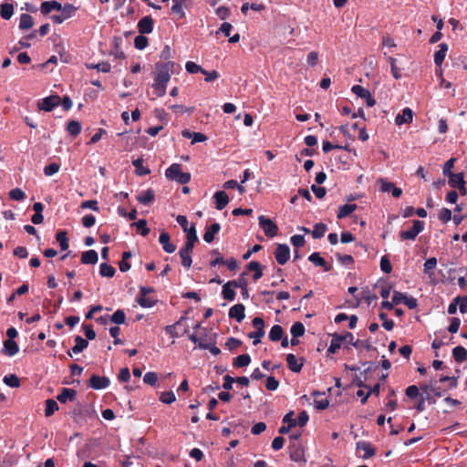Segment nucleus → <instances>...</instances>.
Here are the masks:
<instances>
[{"label":"nucleus","mask_w":467,"mask_h":467,"mask_svg":"<svg viewBox=\"0 0 467 467\" xmlns=\"http://www.w3.org/2000/svg\"><path fill=\"white\" fill-rule=\"evenodd\" d=\"M176 64L172 61L155 64L154 83L152 85L157 97H163L166 94L167 84L171 79V73L175 71Z\"/></svg>","instance_id":"1"},{"label":"nucleus","mask_w":467,"mask_h":467,"mask_svg":"<svg viewBox=\"0 0 467 467\" xmlns=\"http://www.w3.org/2000/svg\"><path fill=\"white\" fill-rule=\"evenodd\" d=\"M353 339L354 336L350 332H345L344 334L335 333L332 335L327 352L334 354L340 348L341 344H344L345 341H348L351 344Z\"/></svg>","instance_id":"2"},{"label":"nucleus","mask_w":467,"mask_h":467,"mask_svg":"<svg viewBox=\"0 0 467 467\" xmlns=\"http://www.w3.org/2000/svg\"><path fill=\"white\" fill-rule=\"evenodd\" d=\"M154 292L155 289L153 287L140 286L139 296L136 299L137 303L143 308L152 307L156 305L157 299L148 297L147 295Z\"/></svg>","instance_id":"3"},{"label":"nucleus","mask_w":467,"mask_h":467,"mask_svg":"<svg viewBox=\"0 0 467 467\" xmlns=\"http://www.w3.org/2000/svg\"><path fill=\"white\" fill-rule=\"evenodd\" d=\"M259 226L267 237L273 238L278 234V226L265 215L258 217Z\"/></svg>","instance_id":"4"},{"label":"nucleus","mask_w":467,"mask_h":467,"mask_svg":"<svg viewBox=\"0 0 467 467\" xmlns=\"http://www.w3.org/2000/svg\"><path fill=\"white\" fill-rule=\"evenodd\" d=\"M424 229V222L414 220L413 225L410 230L401 231L400 233V240H415L420 233Z\"/></svg>","instance_id":"5"},{"label":"nucleus","mask_w":467,"mask_h":467,"mask_svg":"<svg viewBox=\"0 0 467 467\" xmlns=\"http://www.w3.org/2000/svg\"><path fill=\"white\" fill-rule=\"evenodd\" d=\"M421 390L426 393V400L430 403H435V400L432 399L431 393H432L435 397H441L443 390L440 386H437V381L434 383L431 382L430 384L420 386Z\"/></svg>","instance_id":"6"},{"label":"nucleus","mask_w":467,"mask_h":467,"mask_svg":"<svg viewBox=\"0 0 467 467\" xmlns=\"http://www.w3.org/2000/svg\"><path fill=\"white\" fill-rule=\"evenodd\" d=\"M60 104V97L58 95H51L46 97L41 102H38V108L46 112H50Z\"/></svg>","instance_id":"7"},{"label":"nucleus","mask_w":467,"mask_h":467,"mask_svg":"<svg viewBox=\"0 0 467 467\" xmlns=\"http://www.w3.org/2000/svg\"><path fill=\"white\" fill-rule=\"evenodd\" d=\"M275 258L279 265H285L290 258L289 246L285 244H278L275 251Z\"/></svg>","instance_id":"8"},{"label":"nucleus","mask_w":467,"mask_h":467,"mask_svg":"<svg viewBox=\"0 0 467 467\" xmlns=\"http://www.w3.org/2000/svg\"><path fill=\"white\" fill-rule=\"evenodd\" d=\"M187 241L184 244L183 247H182L180 249V251H182L184 252L185 254L186 253H192V250H193V247H194V244L198 241V236H197V234H196V229H195V225L192 224L189 231H188V234H187Z\"/></svg>","instance_id":"9"},{"label":"nucleus","mask_w":467,"mask_h":467,"mask_svg":"<svg viewBox=\"0 0 467 467\" xmlns=\"http://www.w3.org/2000/svg\"><path fill=\"white\" fill-rule=\"evenodd\" d=\"M110 384L108 377H101L99 375H92L89 379L88 387L93 389H104Z\"/></svg>","instance_id":"10"},{"label":"nucleus","mask_w":467,"mask_h":467,"mask_svg":"<svg viewBox=\"0 0 467 467\" xmlns=\"http://www.w3.org/2000/svg\"><path fill=\"white\" fill-rule=\"evenodd\" d=\"M154 21L150 16L142 17L138 23V30L141 35L150 34L153 31Z\"/></svg>","instance_id":"11"},{"label":"nucleus","mask_w":467,"mask_h":467,"mask_svg":"<svg viewBox=\"0 0 467 467\" xmlns=\"http://www.w3.org/2000/svg\"><path fill=\"white\" fill-rule=\"evenodd\" d=\"M245 307L243 304H236L229 310V317L235 319L237 322H242L245 317Z\"/></svg>","instance_id":"12"},{"label":"nucleus","mask_w":467,"mask_h":467,"mask_svg":"<svg viewBox=\"0 0 467 467\" xmlns=\"http://www.w3.org/2000/svg\"><path fill=\"white\" fill-rule=\"evenodd\" d=\"M308 260L315 265L323 267L325 272H328L332 269V265L328 264L317 252L311 254L308 256Z\"/></svg>","instance_id":"13"},{"label":"nucleus","mask_w":467,"mask_h":467,"mask_svg":"<svg viewBox=\"0 0 467 467\" xmlns=\"http://www.w3.org/2000/svg\"><path fill=\"white\" fill-rule=\"evenodd\" d=\"M88 346V341L80 336L75 337V346L67 351V355L72 357L73 354H78L82 352Z\"/></svg>","instance_id":"14"},{"label":"nucleus","mask_w":467,"mask_h":467,"mask_svg":"<svg viewBox=\"0 0 467 467\" xmlns=\"http://www.w3.org/2000/svg\"><path fill=\"white\" fill-rule=\"evenodd\" d=\"M357 450H361L364 451V455L362 456L363 459L367 460L370 457L374 456L376 453L375 448L372 446V444L366 441H359L357 442Z\"/></svg>","instance_id":"15"},{"label":"nucleus","mask_w":467,"mask_h":467,"mask_svg":"<svg viewBox=\"0 0 467 467\" xmlns=\"http://www.w3.org/2000/svg\"><path fill=\"white\" fill-rule=\"evenodd\" d=\"M286 363H287L288 368L291 371L298 373L301 371V369L303 368L304 359L302 358L301 361H299L294 354H287Z\"/></svg>","instance_id":"16"},{"label":"nucleus","mask_w":467,"mask_h":467,"mask_svg":"<svg viewBox=\"0 0 467 467\" xmlns=\"http://www.w3.org/2000/svg\"><path fill=\"white\" fill-rule=\"evenodd\" d=\"M136 199L140 203L150 205L155 200L154 191L152 189H148L138 194Z\"/></svg>","instance_id":"17"},{"label":"nucleus","mask_w":467,"mask_h":467,"mask_svg":"<svg viewBox=\"0 0 467 467\" xmlns=\"http://www.w3.org/2000/svg\"><path fill=\"white\" fill-rule=\"evenodd\" d=\"M413 119V111L410 108H404L401 111V114H399L395 122L397 125L408 124L412 122Z\"/></svg>","instance_id":"18"},{"label":"nucleus","mask_w":467,"mask_h":467,"mask_svg":"<svg viewBox=\"0 0 467 467\" xmlns=\"http://www.w3.org/2000/svg\"><path fill=\"white\" fill-rule=\"evenodd\" d=\"M77 391L73 389L63 388L61 392L57 395V400L61 403H66L67 400L73 401L76 400Z\"/></svg>","instance_id":"19"},{"label":"nucleus","mask_w":467,"mask_h":467,"mask_svg":"<svg viewBox=\"0 0 467 467\" xmlns=\"http://www.w3.org/2000/svg\"><path fill=\"white\" fill-rule=\"evenodd\" d=\"M170 234L166 232H162L159 237V242L162 245V249L169 254L173 253L176 250V245L170 242Z\"/></svg>","instance_id":"20"},{"label":"nucleus","mask_w":467,"mask_h":467,"mask_svg":"<svg viewBox=\"0 0 467 467\" xmlns=\"http://www.w3.org/2000/svg\"><path fill=\"white\" fill-rule=\"evenodd\" d=\"M265 266H263L259 262L257 261H251L246 265V269L248 271H254L253 279L254 281L259 280L263 276V269Z\"/></svg>","instance_id":"21"},{"label":"nucleus","mask_w":467,"mask_h":467,"mask_svg":"<svg viewBox=\"0 0 467 467\" xmlns=\"http://www.w3.org/2000/svg\"><path fill=\"white\" fill-rule=\"evenodd\" d=\"M213 198L215 201V207L218 210H223L229 202V197L224 191L216 192Z\"/></svg>","instance_id":"22"},{"label":"nucleus","mask_w":467,"mask_h":467,"mask_svg":"<svg viewBox=\"0 0 467 467\" xmlns=\"http://www.w3.org/2000/svg\"><path fill=\"white\" fill-rule=\"evenodd\" d=\"M62 9V5L57 1H45L40 5V10L43 15H47L53 10L59 11Z\"/></svg>","instance_id":"23"},{"label":"nucleus","mask_w":467,"mask_h":467,"mask_svg":"<svg viewBox=\"0 0 467 467\" xmlns=\"http://www.w3.org/2000/svg\"><path fill=\"white\" fill-rule=\"evenodd\" d=\"M19 351V347L14 339H6L4 341L3 352L10 357L16 355Z\"/></svg>","instance_id":"24"},{"label":"nucleus","mask_w":467,"mask_h":467,"mask_svg":"<svg viewBox=\"0 0 467 467\" xmlns=\"http://www.w3.org/2000/svg\"><path fill=\"white\" fill-rule=\"evenodd\" d=\"M220 229V223H213V224L206 228L205 233L203 234V240L206 243H212L214 239V235L219 233Z\"/></svg>","instance_id":"25"},{"label":"nucleus","mask_w":467,"mask_h":467,"mask_svg":"<svg viewBox=\"0 0 467 467\" xmlns=\"http://www.w3.org/2000/svg\"><path fill=\"white\" fill-rule=\"evenodd\" d=\"M289 457L293 462H306L304 459V450L295 444L289 447Z\"/></svg>","instance_id":"26"},{"label":"nucleus","mask_w":467,"mask_h":467,"mask_svg":"<svg viewBox=\"0 0 467 467\" xmlns=\"http://www.w3.org/2000/svg\"><path fill=\"white\" fill-rule=\"evenodd\" d=\"M358 205L355 203H348L338 207L337 217V219H343L349 214H351L354 211H356Z\"/></svg>","instance_id":"27"},{"label":"nucleus","mask_w":467,"mask_h":467,"mask_svg":"<svg viewBox=\"0 0 467 467\" xmlns=\"http://www.w3.org/2000/svg\"><path fill=\"white\" fill-rule=\"evenodd\" d=\"M182 135L187 139H192V143L203 142L207 140V136L201 132H192L188 130H183Z\"/></svg>","instance_id":"28"},{"label":"nucleus","mask_w":467,"mask_h":467,"mask_svg":"<svg viewBox=\"0 0 467 467\" xmlns=\"http://www.w3.org/2000/svg\"><path fill=\"white\" fill-rule=\"evenodd\" d=\"M182 172V165L173 163L166 170L165 175L169 180L176 181Z\"/></svg>","instance_id":"29"},{"label":"nucleus","mask_w":467,"mask_h":467,"mask_svg":"<svg viewBox=\"0 0 467 467\" xmlns=\"http://www.w3.org/2000/svg\"><path fill=\"white\" fill-rule=\"evenodd\" d=\"M448 51V45L446 43H441L439 45V50L434 54V63L436 66H441L444 61L446 57V53Z\"/></svg>","instance_id":"30"},{"label":"nucleus","mask_w":467,"mask_h":467,"mask_svg":"<svg viewBox=\"0 0 467 467\" xmlns=\"http://www.w3.org/2000/svg\"><path fill=\"white\" fill-rule=\"evenodd\" d=\"M98 259V253L95 250L86 251L81 255V263L84 265H95Z\"/></svg>","instance_id":"31"},{"label":"nucleus","mask_w":467,"mask_h":467,"mask_svg":"<svg viewBox=\"0 0 467 467\" xmlns=\"http://www.w3.org/2000/svg\"><path fill=\"white\" fill-rule=\"evenodd\" d=\"M452 357L457 363L467 360V349L462 346H457L452 349Z\"/></svg>","instance_id":"32"},{"label":"nucleus","mask_w":467,"mask_h":467,"mask_svg":"<svg viewBox=\"0 0 467 467\" xmlns=\"http://www.w3.org/2000/svg\"><path fill=\"white\" fill-rule=\"evenodd\" d=\"M322 395H324V393H321L318 390H315L313 392V396L315 397V400H314L315 407L320 410H326L329 406V400L327 398L317 399L319 396H322Z\"/></svg>","instance_id":"33"},{"label":"nucleus","mask_w":467,"mask_h":467,"mask_svg":"<svg viewBox=\"0 0 467 467\" xmlns=\"http://www.w3.org/2000/svg\"><path fill=\"white\" fill-rule=\"evenodd\" d=\"M234 286L233 285L231 284L230 281L226 282L223 285V290H222V296L223 297V299L227 300V301H234V298H235V291L234 290Z\"/></svg>","instance_id":"34"},{"label":"nucleus","mask_w":467,"mask_h":467,"mask_svg":"<svg viewBox=\"0 0 467 467\" xmlns=\"http://www.w3.org/2000/svg\"><path fill=\"white\" fill-rule=\"evenodd\" d=\"M132 165L135 167V173L138 176H145L150 173V170L143 166V160L141 158L133 160Z\"/></svg>","instance_id":"35"},{"label":"nucleus","mask_w":467,"mask_h":467,"mask_svg":"<svg viewBox=\"0 0 467 467\" xmlns=\"http://www.w3.org/2000/svg\"><path fill=\"white\" fill-rule=\"evenodd\" d=\"M186 0H172L171 12L177 16L178 19H182L185 16V13L182 9L183 4Z\"/></svg>","instance_id":"36"},{"label":"nucleus","mask_w":467,"mask_h":467,"mask_svg":"<svg viewBox=\"0 0 467 467\" xmlns=\"http://www.w3.org/2000/svg\"><path fill=\"white\" fill-rule=\"evenodd\" d=\"M14 14V5L11 3H3L0 5V16L5 20H9Z\"/></svg>","instance_id":"37"},{"label":"nucleus","mask_w":467,"mask_h":467,"mask_svg":"<svg viewBox=\"0 0 467 467\" xmlns=\"http://www.w3.org/2000/svg\"><path fill=\"white\" fill-rule=\"evenodd\" d=\"M284 335L283 327L280 325H274L269 332V339L273 342H276L282 339Z\"/></svg>","instance_id":"38"},{"label":"nucleus","mask_w":467,"mask_h":467,"mask_svg":"<svg viewBox=\"0 0 467 467\" xmlns=\"http://www.w3.org/2000/svg\"><path fill=\"white\" fill-rule=\"evenodd\" d=\"M449 184L452 188H457L462 184H465L464 175L462 172L450 174Z\"/></svg>","instance_id":"39"},{"label":"nucleus","mask_w":467,"mask_h":467,"mask_svg":"<svg viewBox=\"0 0 467 467\" xmlns=\"http://www.w3.org/2000/svg\"><path fill=\"white\" fill-rule=\"evenodd\" d=\"M86 67L88 69H97L99 72H103V73H109L111 69L110 64L107 61H102V62L97 63V64L88 63V64H86Z\"/></svg>","instance_id":"40"},{"label":"nucleus","mask_w":467,"mask_h":467,"mask_svg":"<svg viewBox=\"0 0 467 467\" xmlns=\"http://www.w3.org/2000/svg\"><path fill=\"white\" fill-rule=\"evenodd\" d=\"M34 25L33 17L28 14H22L20 16L19 28L21 30L30 29Z\"/></svg>","instance_id":"41"},{"label":"nucleus","mask_w":467,"mask_h":467,"mask_svg":"<svg viewBox=\"0 0 467 467\" xmlns=\"http://www.w3.org/2000/svg\"><path fill=\"white\" fill-rule=\"evenodd\" d=\"M115 273V268L107 263H102L99 266V275L103 277L111 278L114 276Z\"/></svg>","instance_id":"42"},{"label":"nucleus","mask_w":467,"mask_h":467,"mask_svg":"<svg viewBox=\"0 0 467 467\" xmlns=\"http://www.w3.org/2000/svg\"><path fill=\"white\" fill-rule=\"evenodd\" d=\"M81 124L78 120H70L67 126V132L73 137H77L81 132Z\"/></svg>","instance_id":"43"},{"label":"nucleus","mask_w":467,"mask_h":467,"mask_svg":"<svg viewBox=\"0 0 467 467\" xmlns=\"http://www.w3.org/2000/svg\"><path fill=\"white\" fill-rule=\"evenodd\" d=\"M327 231V224L323 223H317L314 225V229L311 232L313 238L319 239L324 236L325 233Z\"/></svg>","instance_id":"44"},{"label":"nucleus","mask_w":467,"mask_h":467,"mask_svg":"<svg viewBox=\"0 0 467 467\" xmlns=\"http://www.w3.org/2000/svg\"><path fill=\"white\" fill-rule=\"evenodd\" d=\"M251 358L248 354H243L234 359L233 366L235 368H244L250 364Z\"/></svg>","instance_id":"45"},{"label":"nucleus","mask_w":467,"mask_h":467,"mask_svg":"<svg viewBox=\"0 0 467 467\" xmlns=\"http://www.w3.org/2000/svg\"><path fill=\"white\" fill-rule=\"evenodd\" d=\"M58 410H59V407L56 400H54L52 399H48L46 400V408H45V416L46 417L52 416Z\"/></svg>","instance_id":"46"},{"label":"nucleus","mask_w":467,"mask_h":467,"mask_svg":"<svg viewBox=\"0 0 467 467\" xmlns=\"http://www.w3.org/2000/svg\"><path fill=\"white\" fill-rule=\"evenodd\" d=\"M56 240L59 244V246L62 251L67 250L68 248V240L67 237V232L64 230H60L56 234Z\"/></svg>","instance_id":"47"},{"label":"nucleus","mask_w":467,"mask_h":467,"mask_svg":"<svg viewBox=\"0 0 467 467\" xmlns=\"http://www.w3.org/2000/svg\"><path fill=\"white\" fill-rule=\"evenodd\" d=\"M78 9V7L73 5L72 4H66L65 5H62V9L59 11H61L64 18L68 19L76 15Z\"/></svg>","instance_id":"48"},{"label":"nucleus","mask_w":467,"mask_h":467,"mask_svg":"<svg viewBox=\"0 0 467 467\" xmlns=\"http://www.w3.org/2000/svg\"><path fill=\"white\" fill-rule=\"evenodd\" d=\"M290 332L294 337H302L305 334V326L299 321L295 322L290 328Z\"/></svg>","instance_id":"49"},{"label":"nucleus","mask_w":467,"mask_h":467,"mask_svg":"<svg viewBox=\"0 0 467 467\" xmlns=\"http://www.w3.org/2000/svg\"><path fill=\"white\" fill-rule=\"evenodd\" d=\"M109 320L117 325H120L125 323L126 315L125 312L121 309H118L113 313L112 316L109 317Z\"/></svg>","instance_id":"50"},{"label":"nucleus","mask_w":467,"mask_h":467,"mask_svg":"<svg viewBox=\"0 0 467 467\" xmlns=\"http://www.w3.org/2000/svg\"><path fill=\"white\" fill-rule=\"evenodd\" d=\"M3 381L11 388H18L20 386V379L16 374L5 376Z\"/></svg>","instance_id":"51"},{"label":"nucleus","mask_w":467,"mask_h":467,"mask_svg":"<svg viewBox=\"0 0 467 467\" xmlns=\"http://www.w3.org/2000/svg\"><path fill=\"white\" fill-rule=\"evenodd\" d=\"M245 275H246V273L244 272L242 273L239 277L235 280H231V284L233 285L234 287L235 288H245L248 286V282L245 278Z\"/></svg>","instance_id":"52"},{"label":"nucleus","mask_w":467,"mask_h":467,"mask_svg":"<svg viewBox=\"0 0 467 467\" xmlns=\"http://www.w3.org/2000/svg\"><path fill=\"white\" fill-rule=\"evenodd\" d=\"M437 265V259L435 257H431L427 259L424 263V273L427 274L430 277L433 275L432 270Z\"/></svg>","instance_id":"53"},{"label":"nucleus","mask_w":467,"mask_h":467,"mask_svg":"<svg viewBox=\"0 0 467 467\" xmlns=\"http://www.w3.org/2000/svg\"><path fill=\"white\" fill-rule=\"evenodd\" d=\"M265 5L263 4H256V3H253V4H249V3H244L243 4L242 7H241V11L244 15H246L247 14V11L249 9H253L254 11H263L265 10Z\"/></svg>","instance_id":"54"},{"label":"nucleus","mask_w":467,"mask_h":467,"mask_svg":"<svg viewBox=\"0 0 467 467\" xmlns=\"http://www.w3.org/2000/svg\"><path fill=\"white\" fill-rule=\"evenodd\" d=\"M387 59L390 64V70L392 76L394 77V78L400 79L401 78V73L400 69L397 66V59L392 57H388Z\"/></svg>","instance_id":"55"},{"label":"nucleus","mask_w":467,"mask_h":467,"mask_svg":"<svg viewBox=\"0 0 467 467\" xmlns=\"http://www.w3.org/2000/svg\"><path fill=\"white\" fill-rule=\"evenodd\" d=\"M148 44H149L148 38L141 34L137 36L134 39V47L139 50L144 49L148 46Z\"/></svg>","instance_id":"56"},{"label":"nucleus","mask_w":467,"mask_h":467,"mask_svg":"<svg viewBox=\"0 0 467 467\" xmlns=\"http://www.w3.org/2000/svg\"><path fill=\"white\" fill-rule=\"evenodd\" d=\"M186 70L191 74H195L198 72L206 73V70L202 68L201 66L197 65L192 61H188L185 65Z\"/></svg>","instance_id":"57"},{"label":"nucleus","mask_w":467,"mask_h":467,"mask_svg":"<svg viewBox=\"0 0 467 467\" xmlns=\"http://www.w3.org/2000/svg\"><path fill=\"white\" fill-rule=\"evenodd\" d=\"M351 345L357 349L364 348L366 350H370L373 348L371 343L368 340L353 339Z\"/></svg>","instance_id":"58"},{"label":"nucleus","mask_w":467,"mask_h":467,"mask_svg":"<svg viewBox=\"0 0 467 467\" xmlns=\"http://www.w3.org/2000/svg\"><path fill=\"white\" fill-rule=\"evenodd\" d=\"M160 400L162 403L171 404L176 400V397L172 390L164 391L161 394Z\"/></svg>","instance_id":"59"},{"label":"nucleus","mask_w":467,"mask_h":467,"mask_svg":"<svg viewBox=\"0 0 467 467\" xmlns=\"http://www.w3.org/2000/svg\"><path fill=\"white\" fill-rule=\"evenodd\" d=\"M351 91L361 99H365L369 96V90L359 85H354Z\"/></svg>","instance_id":"60"},{"label":"nucleus","mask_w":467,"mask_h":467,"mask_svg":"<svg viewBox=\"0 0 467 467\" xmlns=\"http://www.w3.org/2000/svg\"><path fill=\"white\" fill-rule=\"evenodd\" d=\"M377 182L379 184V190L382 192H391L392 188L394 187V183L388 182L385 178H379Z\"/></svg>","instance_id":"61"},{"label":"nucleus","mask_w":467,"mask_h":467,"mask_svg":"<svg viewBox=\"0 0 467 467\" xmlns=\"http://www.w3.org/2000/svg\"><path fill=\"white\" fill-rule=\"evenodd\" d=\"M143 381L145 384L150 386H155L158 381V375L156 372H147L143 377Z\"/></svg>","instance_id":"62"},{"label":"nucleus","mask_w":467,"mask_h":467,"mask_svg":"<svg viewBox=\"0 0 467 467\" xmlns=\"http://www.w3.org/2000/svg\"><path fill=\"white\" fill-rule=\"evenodd\" d=\"M180 257L182 259V265L189 269L192 265V253H184L182 251H179Z\"/></svg>","instance_id":"63"},{"label":"nucleus","mask_w":467,"mask_h":467,"mask_svg":"<svg viewBox=\"0 0 467 467\" xmlns=\"http://www.w3.org/2000/svg\"><path fill=\"white\" fill-rule=\"evenodd\" d=\"M9 197L15 201H23L26 198V194L20 188H15L10 191Z\"/></svg>","instance_id":"64"}]
</instances>
